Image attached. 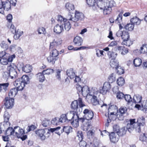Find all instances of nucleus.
Instances as JSON below:
<instances>
[{
	"label": "nucleus",
	"instance_id": "obj_7",
	"mask_svg": "<svg viewBox=\"0 0 147 147\" xmlns=\"http://www.w3.org/2000/svg\"><path fill=\"white\" fill-rule=\"evenodd\" d=\"M57 21L61 23H63L64 28L66 31H69L71 27L70 24L71 21L68 20L66 17V18H64L62 16L58 15L56 17Z\"/></svg>",
	"mask_w": 147,
	"mask_h": 147
},
{
	"label": "nucleus",
	"instance_id": "obj_39",
	"mask_svg": "<svg viewBox=\"0 0 147 147\" xmlns=\"http://www.w3.org/2000/svg\"><path fill=\"white\" fill-rule=\"evenodd\" d=\"M9 85L8 83L0 84V92L3 89L5 92L6 91L7 88Z\"/></svg>",
	"mask_w": 147,
	"mask_h": 147
},
{
	"label": "nucleus",
	"instance_id": "obj_61",
	"mask_svg": "<svg viewBox=\"0 0 147 147\" xmlns=\"http://www.w3.org/2000/svg\"><path fill=\"white\" fill-rule=\"evenodd\" d=\"M37 31L39 34H45L46 33L45 28L43 27L39 28L37 30Z\"/></svg>",
	"mask_w": 147,
	"mask_h": 147
},
{
	"label": "nucleus",
	"instance_id": "obj_64",
	"mask_svg": "<svg viewBox=\"0 0 147 147\" xmlns=\"http://www.w3.org/2000/svg\"><path fill=\"white\" fill-rule=\"evenodd\" d=\"M36 127L34 125H31L28 126L26 128L27 131L29 132L31 131H32L36 129Z\"/></svg>",
	"mask_w": 147,
	"mask_h": 147
},
{
	"label": "nucleus",
	"instance_id": "obj_52",
	"mask_svg": "<svg viewBox=\"0 0 147 147\" xmlns=\"http://www.w3.org/2000/svg\"><path fill=\"white\" fill-rule=\"evenodd\" d=\"M59 118L56 117L53 119L51 121V123L55 125H57L59 124V123L60 122L59 121Z\"/></svg>",
	"mask_w": 147,
	"mask_h": 147
},
{
	"label": "nucleus",
	"instance_id": "obj_40",
	"mask_svg": "<svg viewBox=\"0 0 147 147\" xmlns=\"http://www.w3.org/2000/svg\"><path fill=\"white\" fill-rule=\"evenodd\" d=\"M134 28V25L132 23L127 24L124 28L125 30H128L129 31L132 30Z\"/></svg>",
	"mask_w": 147,
	"mask_h": 147
},
{
	"label": "nucleus",
	"instance_id": "obj_32",
	"mask_svg": "<svg viewBox=\"0 0 147 147\" xmlns=\"http://www.w3.org/2000/svg\"><path fill=\"white\" fill-rule=\"evenodd\" d=\"M142 98L141 96L139 95L136 94L135 95L133 98L134 102L135 103H140L141 102Z\"/></svg>",
	"mask_w": 147,
	"mask_h": 147
},
{
	"label": "nucleus",
	"instance_id": "obj_8",
	"mask_svg": "<svg viewBox=\"0 0 147 147\" xmlns=\"http://www.w3.org/2000/svg\"><path fill=\"white\" fill-rule=\"evenodd\" d=\"M14 131L16 136L18 138H21L22 140H25L27 138L26 135H23L24 134L23 129L18 126L16 127L14 129Z\"/></svg>",
	"mask_w": 147,
	"mask_h": 147
},
{
	"label": "nucleus",
	"instance_id": "obj_60",
	"mask_svg": "<svg viewBox=\"0 0 147 147\" xmlns=\"http://www.w3.org/2000/svg\"><path fill=\"white\" fill-rule=\"evenodd\" d=\"M124 94L122 92H119L117 93V97L118 99H122L124 97Z\"/></svg>",
	"mask_w": 147,
	"mask_h": 147
},
{
	"label": "nucleus",
	"instance_id": "obj_15",
	"mask_svg": "<svg viewBox=\"0 0 147 147\" xmlns=\"http://www.w3.org/2000/svg\"><path fill=\"white\" fill-rule=\"evenodd\" d=\"M109 136L110 140L112 142L115 143L118 141L119 139V136L117 134L112 132L109 134Z\"/></svg>",
	"mask_w": 147,
	"mask_h": 147
},
{
	"label": "nucleus",
	"instance_id": "obj_11",
	"mask_svg": "<svg viewBox=\"0 0 147 147\" xmlns=\"http://www.w3.org/2000/svg\"><path fill=\"white\" fill-rule=\"evenodd\" d=\"M62 43V40L60 38L56 39L53 40L50 44V49H55L60 45Z\"/></svg>",
	"mask_w": 147,
	"mask_h": 147
},
{
	"label": "nucleus",
	"instance_id": "obj_46",
	"mask_svg": "<svg viewBox=\"0 0 147 147\" xmlns=\"http://www.w3.org/2000/svg\"><path fill=\"white\" fill-rule=\"evenodd\" d=\"M51 52L50 53V55L56 57H58L57 56L59 54V52L56 49H51Z\"/></svg>",
	"mask_w": 147,
	"mask_h": 147
},
{
	"label": "nucleus",
	"instance_id": "obj_31",
	"mask_svg": "<svg viewBox=\"0 0 147 147\" xmlns=\"http://www.w3.org/2000/svg\"><path fill=\"white\" fill-rule=\"evenodd\" d=\"M58 57H56L54 56L50 55L47 58L48 62L51 63L53 64L55 63V61L57 59Z\"/></svg>",
	"mask_w": 147,
	"mask_h": 147
},
{
	"label": "nucleus",
	"instance_id": "obj_10",
	"mask_svg": "<svg viewBox=\"0 0 147 147\" xmlns=\"http://www.w3.org/2000/svg\"><path fill=\"white\" fill-rule=\"evenodd\" d=\"M116 35L118 37H121L123 40L129 39L128 32L124 30H121L120 29L117 32Z\"/></svg>",
	"mask_w": 147,
	"mask_h": 147
},
{
	"label": "nucleus",
	"instance_id": "obj_6",
	"mask_svg": "<svg viewBox=\"0 0 147 147\" xmlns=\"http://www.w3.org/2000/svg\"><path fill=\"white\" fill-rule=\"evenodd\" d=\"M84 17L83 13L80 12L78 11H76L75 14L73 15L68 14L67 16V18L69 21L71 23L77 22L79 20H82Z\"/></svg>",
	"mask_w": 147,
	"mask_h": 147
},
{
	"label": "nucleus",
	"instance_id": "obj_56",
	"mask_svg": "<svg viewBox=\"0 0 147 147\" xmlns=\"http://www.w3.org/2000/svg\"><path fill=\"white\" fill-rule=\"evenodd\" d=\"M116 69L117 73L121 75L124 73V70L120 66H118Z\"/></svg>",
	"mask_w": 147,
	"mask_h": 147
},
{
	"label": "nucleus",
	"instance_id": "obj_48",
	"mask_svg": "<svg viewBox=\"0 0 147 147\" xmlns=\"http://www.w3.org/2000/svg\"><path fill=\"white\" fill-rule=\"evenodd\" d=\"M86 3L90 6L93 7L96 4V0H86Z\"/></svg>",
	"mask_w": 147,
	"mask_h": 147
},
{
	"label": "nucleus",
	"instance_id": "obj_36",
	"mask_svg": "<svg viewBox=\"0 0 147 147\" xmlns=\"http://www.w3.org/2000/svg\"><path fill=\"white\" fill-rule=\"evenodd\" d=\"M137 123L139 125L144 126L145 125V118L142 117L138 119Z\"/></svg>",
	"mask_w": 147,
	"mask_h": 147
},
{
	"label": "nucleus",
	"instance_id": "obj_43",
	"mask_svg": "<svg viewBox=\"0 0 147 147\" xmlns=\"http://www.w3.org/2000/svg\"><path fill=\"white\" fill-rule=\"evenodd\" d=\"M78 119L77 118H74L71 121V123L72 125L74 127H77L79 125Z\"/></svg>",
	"mask_w": 147,
	"mask_h": 147
},
{
	"label": "nucleus",
	"instance_id": "obj_2",
	"mask_svg": "<svg viewBox=\"0 0 147 147\" xmlns=\"http://www.w3.org/2000/svg\"><path fill=\"white\" fill-rule=\"evenodd\" d=\"M61 128L60 127H58L56 128H51L49 129L47 128L44 129H40L35 131L36 135L39 137L40 139L42 140H45L46 138H48L50 135L49 131L53 132L55 131V132L58 135H60L61 133L57 131Z\"/></svg>",
	"mask_w": 147,
	"mask_h": 147
},
{
	"label": "nucleus",
	"instance_id": "obj_33",
	"mask_svg": "<svg viewBox=\"0 0 147 147\" xmlns=\"http://www.w3.org/2000/svg\"><path fill=\"white\" fill-rule=\"evenodd\" d=\"M15 34L14 36V38L16 40L18 39L23 34V32L21 31L19 29L17 30H15Z\"/></svg>",
	"mask_w": 147,
	"mask_h": 147
},
{
	"label": "nucleus",
	"instance_id": "obj_47",
	"mask_svg": "<svg viewBox=\"0 0 147 147\" xmlns=\"http://www.w3.org/2000/svg\"><path fill=\"white\" fill-rule=\"evenodd\" d=\"M14 133V129L11 127H9L7 129L6 134L8 136H10L13 135Z\"/></svg>",
	"mask_w": 147,
	"mask_h": 147
},
{
	"label": "nucleus",
	"instance_id": "obj_4",
	"mask_svg": "<svg viewBox=\"0 0 147 147\" xmlns=\"http://www.w3.org/2000/svg\"><path fill=\"white\" fill-rule=\"evenodd\" d=\"M135 119H131L129 123L127 124L126 127H123L119 129V132L117 133L119 136H122L126 134L127 130L131 132L134 129V125L136 124Z\"/></svg>",
	"mask_w": 147,
	"mask_h": 147
},
{
	"label": "nucleus",
	"instance_id": "obj_27",
	"mask_svg": "<svg viewBox=\"0 0 147 147\" xmlns=\"http://www.w3.org/2000/svg\"><path fill=\"white\" fill-rule=\"evenodd\" d=\"M116 107L114 105H112L109 108L108 116H111V115L114 116L115 111L116 110Z\"/></svg>",
	"mask_w": 147,
	"mask_h": 147
},
{
	"label": "nucleus",
	"instance_id": "obj_41",
	"mask_svg": "<svg viewBox=\"0 0 147 147\" xmlns=\"http://www.w3.org/2000/svg\"><path fill=\"white\" fill-rule=\"evenodd\" d=\"M117 83L119 86H123L125 83V80L124 78L122 77L119 78L117 79Z\"/></svg>",
	"mask_w": 147,
	"mask_h": 147
},
{
	"label": "nucleus",
	"instance_id": "obj_19",
	"mask_svg": "<svg viewBox=\"0 0 147 147\" xmlns=\"http://www.w3.org/2000/svg\"><path fill=\"white\" fill-rule=\"evenodd\" d=\"M123 12H121L119 14L117 17V18L115 20V22L117 24H119V29L121 30L123 28V27L122 26L121 23L122 21V14Z\"/></svg>",
	"mask_w": 147,
	"mask_h": 147
},
{
	"label": "nucleus",
	"instance_id": "obj_1",
	"mask_svg": "<svg viewBox=\"0 0 147 147\" xmlns=\"http://www.w3.org/2000/svg\"><path fill=\"white\" fill-rule=\"evenodd\" d=\"M116 4L113 0H98L96 9L98 8L103 10L104 15H107L110 13L111 8L115 6Z\"/></svg>",
	"mask_w": 147,
	"mask_h": 147
},
{
	"label": "nucleus",
	"instance_id": "obj_13",
	"mask_svg": "<svg viewBox=\"0 0 147 147\" xmlns=\"http://www.w3.org/2000/svg\"><path fill=\"white\" fill-rule=\"evenodd\" d=\"M5 105L7 109L11 108L13 106L14 100L13 98L6 97L5 98Z\"/></svg>",
	"mask_w": 147,
	"mask_h": 147
},
{
	"label": "nucleus",
	"instance_id": "obj_62",
	"mask_svg": "<svg viewBox=\"0 0 147 147\" xmlns=\"http://www.w3.org/2000/svg\"><path fill=\"white\" fill-rule=\"evenodd\" d=\"M127 109L126 107H121L118 112L124 114L126 111Z\"/></svg>",
	"mask_w": 147,
	"mask_h": 147
},
{
	"label": "nucleus",
	"instance_id": "obj_44",
	"mask_svg": "<svg viewBox=\"0 0 147 147\" xmlns=\"http://www.w3.org/2000/svg\"><path fill=\"white\" fill-rule=\"evenodd\" d=\"M140 51L141 53H147V45H143L140 47Z\"/></svg>",
	"mask_w": 147,
	"mask_h": 147
},
{
	"label": "nucleus",
	"instance_id": "obj_23",
	"mask_svg": "<svg viewBox=\"0 0 147 147\" xmlns=\"http://www.w3.org/2000/svg\"><path fill=\"white\" fill-rule=\"evenodd\" d=\"M141 20L137 17H135L132 18L130 20V22L134 25H139L141 23Z\"/></svg>",
	"mask_w": 147,
	"mask_h": 147
},
{
	"label": "nucleus",
	"instance_id": "obj_51",
	"mask_svg": "<svg viewBox=\"0 0 147 147\" xmlns=\"http://www.w3.org/2000/svg\"><path fill=\"white\" fill-rule=\"evenodd\" d=\"M3 117L4 121L6 122H8L10 117L9 113L7 112H5Z\"/></svg>",
	"mask_w": 147,
	"mask_h": 147
},
{
	"label": "nucleus",
	"instance_id": "obj_22",
	"mask_svg": "<svg viewBox=\"0 0 147 147\" xmlns=\"http://www.w3.org/2000/svg\"><path fill=\"white\" fill-rule=\"evenodd\" d=\"M18 90V88H16L11 89L9 94V96L11 98H13L17 94Z\"/></svg>",
	"mask_w": 147,
	"mask_h": 147
},
{
	"label": "nucleus",
	"instance_id": "obj_29",
	"mask_svg": "<svg viewBox=\"0 0 147 147\" xmlns=\"http://www.w3.org/2000/svg\"><path fill=\"white\" fill-rule=\"evenodd\" d=\"M72 131V128L71 127L69 126H64L63 127L62 130H61V133L65 132L67 134H68Z\"/></svg>",
	"mask_w": 147,
	"mask_h": 147
},
{
	"label": "nucleus",
	"instance_id": "obj_57",
	"mask_svg": "<svg viewBox=\"0 0 147 147\" xmlns=\"http://www.w3.org/2000/svg\"><path fill=\"white\" fill-rule=\"evenodd\" d=\"M8 48V46L5 43L2 44L0 45V51L3 50L5 51V50L7 49Z\"/></svg>",
	"mask_w": 147,
	"mask_h": 147
},
{
	"label": "nucleus",
	"instance_id": "obj_26",
	"mask_svg": "<svg viewBox=\"0 0 147 147\" xmlns=\"http://www.w3.org/2000/svg\"><path fill=\"white\" fill-rule=\"evenodd\" d=\"M20 79L24 86L26 84H27L30 82L29 78L28 76L27 75L23 76Z\"/></svg>",
	"mask_w": 147,
	"mask_h": 147
},
{
	"label": "nucleus",
	"instance_id": "obj_63",
	"mask_svg": "<svg viewBox=\"0 0 147 147\" xmlns=\"http://www.w3.org/2000/svg\"><path fill=\"white\" fill-rule=\"evenodd\" d=\"M120 129L119 126L117 124L113 126V130L117 134L119 132Z\"/></svg>",
	"mask_w": 147,
	"mask_h": 147
},
{
	"label": "nucleus",
	"instance_id": "obj_3",
	"mask_svg": "<svg viewBox=\"0 0 147 147\" xmlns=\"http://www.w3.org/2000/svg\"><path fill=\"white\" fill-rule=\"evenodd\" d=\"M71 108L74 112L80 113L82 110V107L86 106L84 103L81 98H79L78 100H75L72 102L71 104Z\"/></svg>",
	"mask_w": 147,
	"mask_h": 147
},
{
	"label": "nucleus",
	"instance_id": "obj_21",
	"mask_svg": "<svg viewBox=\"0 0 147 147\" xmlns=\"http://www.w3.org/2000/svg\"><path fill=\"white\" fill-rule=\"evenodd\" d=\"M44 75L45 74L42 72L38 73L36 75L37 79L40 82H43L45 79V78Z\"/></svg>",
	"mask_w": 147,
	"mask_h": 147
},
{
	"label": "nucleus",
	"instance_id": "obj_20",
	"mask_svg": "<svg viewBox=\"0 0 147 147\" xmlns=\"http://www.w3.org/2000/svg\"><path fill=\"white\" fill-rule=\"evenodd\" d=\"M74 42L75 45L77 46H80L82 45L83 40L82 38L79 36L76 37L74 40Z\"/></svg>",
	"mask_w": 147,
	"mask_h": 147
},
{
	"label": "nucleus",
	"instance_id": "obj_45",
	"mask_svg": "<svg viewBox=\"0 0 147 147\" xmlns=\"http://www.w3.org/2000/svg\"><path fill=\"white\" fill-rule=\"evenodd\" d=\"M65 6L66 8L69 11L71 10H73L74 9V5L69 3H66Z\"/></svg>",
	"mask_w": 147,
	"mask_h": 147
},
{
	"label": "nucleus",
	"instance_id": "obj_14",
	"mask_svg": "<svg viewBox=\"0 0 147 147\" xmlns=\"http://www.w3.org/2000/svg\"><path fill=\"white\" fill-rule=\"evenodd\" d=\"M111 88V85L110 83L109 82H105L102 88L99 91L101 93L103 94H105Z\"/></svg>",
	"mask_w": 147,
	"mask_h": 147
},
{
	"label": "nucleus",
	"instance_id": "obj_18",
	"mask_svg": "<svg viewBox=\"0 0 147 147\" xmlns=\"http://www.w3.org/2000/svg\"><path fill=\"white\" fill-rule=\"evenodd\" d=\"M64 30L63 26L59 24L56 25L54 27V32L57 34H59Z\"/></svg>",
	"mask_w": 147,
	"mask_h": 147
},
{
	"label": "nucleus",
	"instance_id": "obj_30",
	"mask_svg": "<svg viewBox=\"0 0 147 147\" xmlns=\"http://www.w3.org/2000/svg\"><path fill=\"white\" fill-rule=\"evenodd\" d=\"M133 63L135 67H139L141 65L142 61L141 59L139 58H136L134 60Z\"/></svg>",
	"mask_w": 147,
	"mask_h": 147
},
{
	"label": "nucleus",
	"instance_id": "obj_34",
	"mask_svg": "<svg viewBox=\"0 0 147 147\" xmlns=\"http://www.w3.org/2000/svg\"><path fill=\"white\" fill-rule=\"evenodd\" d=\"M110 66L113 68H115L116 69L118 67V63L115 59H112L110 63Z\"/></svg>",
	"mask_w": 147,
	"mask_h": 147
},
{
	"label": "nucleus",
	"instance_id": "obj_9",
	"mask_svg": "<svg viewBox=\"0 0 147 147\" xmlns=\"http://www.w3.org/2000/svg\"><path fill=\"white\" fill-rule=\"evenodd\" d=\"M16 69V66L13 63L11 64L7 67V69L9 72V76L11 79L15 78L17 76Z\"/></svg>",
	"mask_w": 147,
	"mask_h": 147
},
{
	"label": "nucleus",
	"instance_id": "obj_54",
	"mask_svg": "<svg viewBox=\"0 0 147 147\" xmlns=\"http://www.w3.org/2000/svg\"><path fill=\"white\" fill-rule=\"evenodd\" d=\"M83 135L81 131H78L77 133V138H78L79 141H81L83 139Z\"/></svg>",
	"mask_w": 147,
	"mask_h": 147
},
{
	"label": "nucleus",
	"instance_id": "obj_55",
	"mask_svg": "<svg viewBox=\"0 0 147 147\" xmlns=\"http://www.w3.org/2000/svg\"><path fill=\"white\" fill-rule=\"evenodd\" d=\"M108 55L109 58H112V59H115L117 55V54L111 51H109L108 53Z\"/></svg>",
	"mask_w": 147,
	"mask_h": 147
},
{
	"label": "nucleus",
	"instance_id": "obj_42",
	"mask_svg": "<svg viewBox=\"0 0 147 147\" xmlns=\"http://www.w3.org/2000/svg\"><path fill=\"white\" fill-rule=\"evenodd\" d=\"M84 128V130L86 131L92 129V126L91 122H87Z\"/></svg>",
	"mask_w": 147,
	"mask_h": 147
},
{
	"label": "nucleus",
	"instance_id": "obj_12",
	"mask_svg": "<svg viewBox=\"0 0 147 147\" xmlns=\"http://www.w3.org/2000/svg\"><path fill=\"white\" fill-rule=\"evenodd\" d=\"M83 112L85 117L87 120H91L93 118L94 113L92 110L86 109Z\"/></svg>",
	"mask_w": 147,
	"mask_h": 147
},
{
	"label": "nucleus",
	"instance_id": "obj_25",
	"mask_svg": "<svg viewBox=\"0 0 147 147\" xmlns=\"http://www.w3.org/2000/svg\"><path fill=\"white\" fill-rule=\"evenodd\" d=\"M117 49L122 55L126 54L128 52V49L123 46H118Z\"/></svg>",
	"mask_w": 147,
	"mask_h": 147
},
{
	"label": "nucleus",
	"instance_id": "obj_17",
	"mask_svg": "<svg viewBox=\"0 0 147 147\" xmlns=\"http://www.w3.org/2000/svg\"><path fill=\"white\" fill-rule=\"evenodd\" d=\"M78 114L75 115L74 112L71 111L69 113H67V115L68 122L71 121L74 118H78Z\"/></svg>",
	"mask_w": 147,
	"mask_h": 147
},
{
	"label": "nucleus",
	"instance_id": "obj_28",
	"mask_svg": "<svg viewBox=\"0 0 147 147\" xmlns=\"http://www.w3.org/2000/svg\"><path fill=\"white\" fill-rule=\"evenodd\" d=\"M3 7L4 8V10L6 9L7 11L10 9L11 7V4L8 0H7L5 1H4Z\"/></svg>",
	"mask_w": 147,
	"mask_h": 147
},
{
	"label": "nucleus",
	"instance_id": "obj_50",
	"mask_svg": "<svg viewBox=\"0 0 147 147\" xmlns=\"http://www.w3.org/2000/svg\"><path fill=\"white\" fill-rule=\"evenodd\" d=\"M53 69L49 68L43 70L42 72L44 74L49 75L53 73Z\"/></svg>",
	"mask_w": 147,
	"mask_h": 147
},
{
	"label": "nucleus",
	"instance_id": "obj_16",
	"mask_svg": "<svg viewBox=\"0 0 147 147\" xmlns=\"http://www.w3.org/2000/svg\"><path fill=\"white\" fill-rule=\"evenodd\" d=\"M92 91V89L90 90L89 88L87 86H85L82 87V91L81 93L84 97L87 96H90V93Z\"/></svg>",
	"mask_w": 147,
	"mask_h": 147
},
{
	"label": "nucleus",
	"instance_id": "obj_53",
	"mask_svg": "<svg viewBox=\"0 0 147 147\" xmlns=\"http://www.w3.org/2000/svg\"><path fill=\"white\" fill-rule=\"evenodd\" d=\"M122 44L129 47L132 44V43L131 40L129 39H127V40H123Z\"/></svg>",
	"mask_w": 147,
	"mask_h": 147
},
{
	"label": "nucleus",
	"instance_id": "obj_59",
	"mask_svg": "<svg viewBox=\"0 0 147 147\" xmlns=\"http://www.w3.org/2000/svg\"><path fill=\"white\" fill-rule=\"evenodd\" d=\"M8 62L7 59L5 58H3L0 59V63L3 65H7Z\"/></svg>",
	"mask_w": 147,
	"mask_h": 147
},
{
	"label": "nucleus",
	"instance_id": "obj_49",
	"mask_svg": "<svg viewBox=\"0 0 147 147\" xmlns=\"http://www.w3.org/2000/svg\"><path fill=\"white\" fill-rule=\"evenodd\" d=\"M50 120L47 119H45L42 121V125L43 126L46 127L50 124Z\"/></svg>",
	"mask_w": 147,
	"mask_h": 147
},
{
	"label": "nucleus",
	"instance_id": "obj_58",
	"mask_svg": "<svg viewBox=\"0 0 147 147\" xmlns=\"http://www.w3.org/2000/svg\"><path fill=\"white\" fill-rule=\"evenodd\" d=\"M124 98L125 100L128 102H130L132 101V99L129 95L125 94L124 95Z\"/></svg>",
	"mask_w": 147,
	"mask_h": 147
},
{
	"label": "nucleus",
	"instance_id": "obj_24",
	"mask_svg": "<svg viewBox=\"0 0 147 147\" xmlns=\"http://www.w3.org/2000/svg\"><path fill=\"white\" fill-rule=\"evenodd\" d=\"M66 73L67 75L71 79L73 78L76 76L75 72L72 69H68Z\"/></svg>",
	"mask_w": 147,
	"mask_h": 147
},
{
	"label": "nucleus",
	"instance_id": "obj_5",
	"mask_svg": "<svg viewBox=\"0 0 147 147\" xmlns=\"http://www.w3.org/2000/svg\"><path fill=\"white\" fill-rule=\"evenodd\" d=\"M90 93V96H92L91 100L93 105H96L99 104V101L98 98H99L100 94L99 91L95 88H92V91Z\"/></svg>",
	"mask_w": 147,
	"mask_h": 147
},
{
	"label": "nucleus",
	"instance_id": "obj_35",
	"mask_svg": "<svg viewBox=\"0 0 147 147\" xmlns=\"http://www.w3.org/2000/svg\"><path fill=\"white\" fill-rule=\"evenodd\" d=\"M59 118V121L61 123L68 122L67 115L66 114L61 115Z\"/></svg>",
	"mask_w": 147,
	"mask_h": 147
},
{
	"label": "nucleus",
	"instance_id": "obj_38",
	"mask_svg": "<svg viewBox=\"0 0 147 147\" xmlns=\"http://www.w3.org/2000/svg\"><path fill=\"white\" fill-rule=\"evenodd\" d=\"M116 79L115 74L114 73L111 74L108 77V81L110 83H112Z\"/></svg>",
	"mask_w": 147,
	"mask_h": 147
},
{
	"label": "nucleus",
	"instance_id": "obj_37",
	"mask_svg": "<svg viewBox=\"0 0 147 147\" xmlns=\"http://www.w3.org/2000/svg\"><path fill=\"white\" fill-rule=\"evenodd\" d=\"M32 69V66L29 65L27 64L24 67L22 71L26 73H28L30 72Z\"/></svg>",
	"mask_w": 147,
	"mask_h": 147
}]
</instances>
